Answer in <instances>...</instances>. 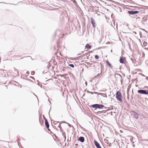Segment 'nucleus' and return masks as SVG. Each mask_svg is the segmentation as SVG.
Instances as JSON below:
<instances>
[{
	"instance_id": "12",
	"label": "nucleus",
	"mask_w": 148,
	"mask_h": 148,
	"mask_svg": "<svg viewBox=\"0 0 148 148\" xmlns=\"http://www.w3.org/2000/svg\"><path fill=\"white\" fill-rule=\"evenodd\" d=\"M91 46L88 44H87L85 45V48L88 49H90L91 48Z\"/></svg>"
},
{
	"instance_id": "3",
	"label": "nucleus",
	"mask_w": 148,
	"mask_h": 148,
	"mask_svg": "<svg viewBox=\"0 0 148 148\" xmlns=\"http://www.w3.org/2000/svg\"><path fill=\"white\" fill-rule=\"evenodd\" d=\"M138 93L145 95H148V90H138Z\"/></svg>"
},
{
	"instance_id": "44",
	"label": "nucleus",
	"mask_w": 148,
	"mask_h": 148,
	"mask_svg": "<svg viewBox=\"0 0 148 148\" xmlns=\"http://www.w3.org/2000/svg\"><path fill=\"white\" fill-rule=\"evenodd\" d=\"M97 113H98V114H99V113H100V112H97Z\"/></svg>"
},
{
	"instance_id": "4",
	"label": "nucleus",
	"mask_w": 148,
	"mask_h": 148,
	"mask_svg": "<svg viewBox=\"0 0 148 148\" xmlns=\"http://www.w3.org/2000/svg\"><path fill=\"white\" fill-rule=\"evenodd\" d=\"M132 115L133 118L136 119H138L139 116L138 113L134 111H132Z\"/></svg>"
},
{
	"instance_id": "29",
	"label": "nucleus",
	"mask_w": 148,
	"mask_h": 148,
	"mask_svg": "<svg viewBox=\"0 0 148 148\" xmlns=\"http://www.w3.org/2000/svg\"><path fill=\"white\" fill-rule=\"evenodd\" d=\"M56 122V121H54V124H55V125L56 124V122Z\"/></svg>"
},
{
	"instance_id": "24",
	"label": "nucleus",
	"mask_w": 148,
	"mask_h": 148,
	"mask_svg": "<svg viewBox=\"0 0 148 148\" xmlns=\"http://www.w3.org/2000/svg\"><path fill=\"white\" fill-rule=\"evenodd\" d=\"M91 66L95 68V65L93 64H91Z\"/></svg>"
},
{
	"instance_id": "41",
	"label": "nucleus",
	"mask_w": 148,
	"mask_h": 148,
	"mask_svg": "<svg viewBox=\"0 0 148 148\" xmlns=\"http://www.w3.org/2000/svg\"><path fill=\"white\" fill-rule=\"evenodd\" d=\"M85 84L87 86V82H86Z\"/></svg>"
},
{
	"instance_id": "15",
	"label": "nucleus",
	"mask_w": 148,
	"mask_h": 148,
	"mask_svg": "<svg viewBox=\"0 0 148 148\" xmlns=\"http://www.w3.org/2000/svg\"><path fill=\"white\" fill-rule=\"evenodd\" d=\"M69 66L72 68H73L74 67V65L72 64H69Z\"/></svg>"
},
{
	"instance_id": "38",
	"label": "nucleus",
	"mask_w": 148,
	"mask_h": 148,
	"mask_svg": "<svg viewBox=\"0 0 148 148\" xmlns=\"http://www.w3.org/2000/svg\"><path fill=\"white\" fill-rule=\"evenodd\" d=\"M78 124H79V126H80V127H82V126H81V125L79 124L78 123Z\"/></svg>"
},
{
	"instance_id": "54",
	"label": "nucleus",
	"mask_w": 148,
	"mask_h": 148,
	"mask_svg": "<svg viewBox=\"0 0 148 148\" xmlns=\"http://www.w3.org/2000/svg\"><path fill=\"white\" fill-rule=\"evenodd\" d=\"M143 54H144V55H145V53H143Z\"/></svg>"
},
{
	"instance_id": "52",
	"label": "nucleus",
	"mask_w": 148,
	"mask_h": 148,
	"mask_svg": "<svg viewBox=\"0 0 148 148\" xmlns=\"http://www.w3.org/2000/svg\"><path fill=\"white\" fill-rule=\"evenodd\" d=\"M99 75V74H98L97 76H98V75Z\"/></svg>"
},
{
	"instance_id": "6",
	"label": "nucleus",
	"mask_w": 148,
	"mask_h": 148,
	"mask_svg": "<svg viewBox=\"0 0 148 148\" xmlns=\"http://www.w3.org/2000/svg\"><path fill=\"white\" fill-rule=\"evenodd\" d=\"M94 143L95 145L97 148H101L99 144L96 140L94 141Z\"/></svg>"
},
{
	"instance_id": "49",
	"label": "nucleus",
	"mask_w": 148,
	"mask_h": 148,
	"mask_svg": "<svg viewBox=\"0 0 148 148\" xmlns=\"http://www.w3.org/2000/svg\"><path fill=\"white\" fill-rule=\"evenodd\" d=\"M84 51H82V53H84Z\"/></svg>"
},
{
	"instance_id": "13",
	"label": "nucleus",
	"mask_w": 148,
	"mask_h": 148,
	"mask_svg": "<svg viewBox=\"0 0 148 148\" xmlns=\"http://www.w3.org/2000/svg\"><path fill=\"white\" fill-rule=\"evenodd\" d=\"M106 64L109 66L112 69V66L111 64H110L109 62L107 60L106 62Z\"/></svg>"
},
{
	"instance_id": "50",
	"label": "nucleus",
	"mask_w": 148,
	"mask_h": 148,
	"mask_svg": "<svg viewBox=\"0 0 148 148\" xmlns=\"http://www.w3.org/2000/svg\"><path fill=\"white\" fill-rule=\"evenodd\" d=\"M37 100H38V98Z\"/></svg>"
},
{
	"instance_id": "40",
	"label": "nucleus",
	"mask_w": 148,
	"mask_h": 148,
	"mask_svg": "<svg viewBox=\"0 0 148 148\" xmlns=\"http://www.w3.org/2000/svg\"><path fill=\"white\" fill-rule=\"evenodd\" d=\"M47 73V72H46L45 73H44V71H43V72H42V73H43V74H44V73Z\"/></svg>"
},
{
	"instance_id": "37",
	"label": "nucleus",
	"mask_w": 148,
	"mask_h": 148,
	"mask_svg": "<svg viewBox=\"0 0 148 148\" xmlns=\"http://www.w3.org/2000/svg\"><path fill=\"white\" fill-rule=\"evenodd\" d=\"M145 49H146L147 50H148V48H145Z\"/></svg>"
},
{
	"instance_id": "36",
	"label": "nucleus",
	"mask_w": 148,
	"mask_h": 148,
	"mask_svg": "<svg viewBox=\"0 0 148 148\" xmlns=\"http://www.w3.org/2000/svg\"><path fill=\"white\" fill-rule=\"evenodd\" d=\"M91 92V93L92 94H93V93H94V92Z\"/></svg>"
},
{
	"instance_id": "26",
	"label": "nucleus",
	"mask_w": 148,
	"mask_h": 148,
	"mask_svg": "<svg viewBox=\"0 0 148 148\" xmlns=\"http://www.w3.org/2000/svg\"><path fill=\"white\" fill-rule=\"evenodd\" d=\"M127 95H127V98L129 100V95L128 94H127Z\"/></svg>"
},
{
	"instance_id": "8",
	"label": "nucleus",
	"mask_w": 148,
	"mask_h": 148,
	"mask_svg": "<svg viewBox=\"0 0 148 148\" xmlns=\"http://www.w3.org/2000/svg\"><path fill=\"white\" fill-rule=\"evenodd\" d=\"M45 124L46 126V127L48 128V130H50L49 129V125L48 121L47 119H45Z\"/></svg>"
},
{
	"instance_id": "7",
	"label": "nucleus",
	"mask_w": 148,
	"mask_h": 148,
	"mask_svg": "<svg viewBox=\"0 0 148 148\" xmlns=\"http://www.w3.org/2000/svg\"><path fill=\"white\" fill-rule=\"evenodd\" d=\"M91 20V23L92 25V26L94 28L95 27H96V23L95 22L94 19H93V18H92Z\"/></svg>"
},
{
	"instance_id": "1",
	"label": "nucleus",
	"mask_w": 148,
	"mask_h": 148,
	"mask_svg": "<svg viewBox=\"0 0 148 148\" xmlns=\"http://www.w3.org/2000/svg\"><path fill=\"white\" fill-rule=\"evenodd\" d=\"M104 106L102 104H95L91 105V107L92 108H95V110L97 108L101 109L104 107Z\"/></svg>"
},
{
	"instance_id": "31",
	"label": "nucleus",
	"mask_w": 148,
	"mask_h": 148,
	"mask_svg": "<svg viewBox=\"0 0 148 148\" xmlns=\"http://www.w3.org/2000/svg\"><path fill=\"white\" fill-rule=\"evenodd\" d=\"M148 88V86H145V87L144 88Z\"/></svg>"
},
{
	"instance_id": "23",
	"label": "nucleus",
	"mask_w": 148,
	"mask_h": 148,
	"mask_svg": "<svg viewBox=\"0 0 148 148\" xmlns=\"http://www.w3.org/2000/svg\"><path fill=\"white\" fill-rule=\"evenodd\" d=\"M143 141H146V142H148V140H147V139H144V140H142Z\"/></svg>"
},
{
	"instance_id": "34",
	"label": "nucleus",
	"mask_w": 148,
	"mask_h": 148,
	"mask_svg": "<svg viewBox=\"0 0 148 148\" xmlns=\"http://www.w3.org/2000/svg\"><path fill=\"white\" fill-rule=\"evenodd\" d=\"M34 73V71H32V73Z\"/></svg>"
},
{
	"instance_id": "43",
	"label": "nucleus",
	"mask_w": 148,
	"mask_h": 148,
	"mask_svg": "<svg viewBox=\"0 0 148 148\" xmlns=\"http://www.w3.org/2000/svg\"><path fill=\"white\" fill-rule=\"evenodd\" d=\"M60 131H61V132L62 133V132H62V130L61 129H60Z\"/></svg>"
},
{
	"instance_id": "46",
	"label": "nucleus",
	"mask_w": 148,
	"mask_h": 148,
	"mask_svg": "<svg viewBox=\"0 0 148 148\" xmlns=\"http://www.w3.org/2000/svg\"><path fill=\"white\" fill-rule=\"evenodd\" d=\"M111 52H112V49L111 50Z\"/></svg>"
},
{
	"instance_id": "20",
	"label": "nucleus",
	"mask_w": 148,
	"mask_h": 148,
	"mask_svg": "<svg viewBox=\"0 0 148 148\" xmlns=\"http://www.w3.org/2000/svg\"><path fill=\"white\" fill-rule=\"evenodd\" d=\"M98 94H99V95H100L102 96H103V95H105V94H104V93H99Z\"/></svg>"
},
{
	"instance_id": "35",
	"label": "nucleus",
	"mask_w": 148,
	"mask_h": 148,
	"mask_svg": "<svg viewBox=\"0 0 148 148\" xmlns=\"http://www.w3.org/2000/svg\"><path fill=\"white\" fill-rule=\"evenodd\" d=\"M51 68H52V69H53L54 68V67L52 66L51 67Z\"/></svg>"
},
{
	"instance_id": "16",
	"label": "nucleus",
	"mask_w": 148,
	"mask_h": 148,
	"mask_svg": "<svg viewBox=\"0 0 148 148\" xmlns=\"http://www.w3.org/2000/svg\"><path fill=\"white\" fill-rule=\"evenodd\" d=\"M51 66L50 65V63H48V64L47 65V67L48 69H49L50 68V67Z\"/></svg>"
},
{
	"instance_id": "45",
	"label": "nucleus",
	"mask_w": 148,
	"mask_h": 148,
	"mask_svg": "<svg viewBox=\"0 0 148 148\" xmlns=\"http://www.w3.org/2000/svg\"><path fill=\"white\" fill-rule=\"evenodd\" d=\"M140 18L139 17H137L136 18L137 19H138V18Z\"/></svg>"
},
{
	"instance_id": "14",
	"label": "nucleus",
	"mask_w": 148,
	"mask_h": 148,
	"mask_svg": "<svg viewBox=\"0 0 148 148\" xmlns=\"http://www.w3.org/2000/svg\"><path fill=\"white\" fill-rule=\"evenodd\" d=\"M147 43L146 42H145V41L144 42H143V45L144 47H146L147 45Z\"/></svg>"
},
{
	"instance_id": "19",
	"label": "nucleus",
	"mask_w": 148,
	"mask_h": 148,
	"mask_svg": "<svg viewBox=\"0 0 148 148\" xmlns=\"http://www.w3.org/2000/svg\"><path fill=\"white\" fill-rule=\"evenodd\" d=\"M62 135H63V136L64 137V140H66V136L65 135H64V134L63 132H62Z\"/></svg>"
},
{
	"instance_id": "10",
	"label": "nucleus",
	"mask_w": 148,
	"mask_h": 148,
	"mask_svg": "<svg viewBox=\"0 0 148 148\" xmlns=\"http://www.w3.org/2000/svg\"><path fill=\"white\" fill-rule=\"evenodd\" d=\"M119 61L122 64H124V63L125 59L122 56L120 57Z\"/></svg>"
},
{
	"instance_id": "22",
	"label": "nucleus",
	"mask_w": 148,
	"mask_h": 148,
	"mask_svg": "<svg viewBox=\"0 0 148 148\" xmlns=\"http://www.w3.org/2000/svg\"><path fill=\"white\" fill-rule=\"evenodd\" d=\"M90 119V120H91V121H93V120H92V118L90 117H89V119Z\"/></svg>"
},
{
	"instance_id": "11",
	"label": "nucleus",
	"mask_w": 148,
	"mask_h": 148,
	"mask_svg": "<svg viewBox=\"0 0 148 148\" xmlns=\"http://www.w3.org/2000/svg\"><path fill=\"white\" fill-rule=\"evenodd\" d=\"M60 71L61 72H65L66 71V69H65L66 68L65 67L62 68V67H59Z\"/></svg>"
},
{
	"instance_id": "28",
	"label": "nucleus",
	"mask_w": 148,
	"mask_h": 148,
	"mask_svg": "<svg viewBox=\"0 0 148 148\" xmlns=\"http://www.w3.org/2000/svg\"><path fill=\"white\" fill-rule=\"evenodd\" d=\"M37 82H38V85L41 88H42V87L40 86L39 85V83H38V82H39V81L38 80L37 81Z\"/></svg>"
},
{
	"instance_id": "42",
	"label": "nucleus",
	"mask_w": 148,
	"mask_h": 148,
	"mask_svg": "<svg viewBox=\"0 0 148 148\" xmlns=\"http://www.w3.org/2000/svg\"><path fill=\"white\" fill-rule=\"evenodd\" d=\"M133 146L134 147L135 146V145H133Z\"/></svg>"
},
{
	"instance_id": "30",
	"label": "nucleus",
	"mask_w": 148,
	"mask_h": 148,
	"mask_svg": "<svg viewBox=\"0 0 148 148\" xmlns=\"http://www.w3.org/2000/svg\"><path fill=\"white\" fill-rule=\"evenodd\" d=\"M105 95V96H103V97H107V95H106V94H105V95Z\"/></svg>"
},
{
	"instance_id": "56",
	"label": "nucleus",
	"mask_w": 148,
	"mask_h": 148,
	"mask_svg": "<svg viewBox=\"0 0 148 148\" xmlns=\"http://www.w3.org/2000/svg\"><path fill=\"white\" fill-rule=\"evenodd\" d=\"M141 1H143V0H141Z\"/></svg>"
},
{
	"instance_id": "39",
	"label": "nucleus",
	"mask_w": 148,
	"mask_h": 148,
	"mask_svg": "<svg viewBox=\"0 0 148 148\" xmlns=\"http://www.w3.org/2000/svg\"><path fill=\"white\" fill-rule=\"evenodd\" d=\"M128 45H129V47H130V45L129 44H128Z\"/></svg>"
},
{
	"instance_id": "48",
	"label": "nucleus",
	"mask_w": 148,
	"mask_h": 148,
	"mask_svg": "<svg viewBox=\"0 0 148 148\" xmlns=\"http://www.w3.org/2000/svg\"><path fill=\"white\" fill-rule=\"evenodd\" d=\"M34 95H35V96L36 97H37V96H36V95H35V94H34Z\"/></svg>"
},
{
	"instance_id": "5",
	"label": "nucleus",
	"mask_w": 148,
	"mask_h": 148,
	"mask_svg": "<svg viewBox=\"0 0 148 148\" xmlns=\"http://www.w3.org/2000/svg\"><path fill=\"white\" fill-rule=\"evenodd\" d=\"M139 12V11H128L127 12L128 14L131 15L136 14L138 13Z\"/></svg>"
},
{
	"instance_id": "25",
	"label": "nucleus",
	"mask_w": 148,
	"mask_h": 148,
	"mask_svg": "<svg viewBox=\"0 0 148 148\" xmlns=\"http://www.w3.org/2000/svg\"><path fill=\"white\" fill-rule=\"evenodd\" d=\"M94 93L99 95L98 94L99 93L97 92H94Z\"/></svg>"
},
{
	"instance_id": "47",
	"label": "nucleus",
	"mask_w": 148,
	"mask_h": 148,
	"mask_svg": "<svg viewBox=\"0 0 148 148\" xmlns=\"http://www.w3.org/2000/svg\"><path fill=\"white\" fill-rule=\"evenodd\" d=\"M147 143V145H148V144H147V143Z\"/></svg>"
},
{
	"instance_id": "55",
	"label": "nucleus",
	"mask_w": 148,
	"mask_h": 148,
	"mask_svg": "<svg viewBox=\"0 0 148 148\" xmlns=\"http://www.w3.org/2000/svg\"><path fill=\"white\" fill-rule=\"evenodd\" d=\"M51 79H49L48 80H50Z\"/></svg>"
},
{
	"instance_id": "21",
	"label": "nucleus",
	"mask_w": 148,
	"mask_h": 148,
	"mask_svg": "<svg viewBox=\"0 0 148 148\" xmlns=\"http://www.w3.org/2000/svg\"><path fill=\"white\" fill-rule=\"evenodd\" d=\"M61 123H60L59 124V126H58V127H59L60 129H62V127H61Z\"/></svg>"
},
{
	"instance_id": "33",
	"label": "nucleus",
	"mask_w": 148,
	"mask_h": 148,
	"mask_svg": "<svg viewBox=\"0 0 148 148\" xmlns=\"http://www.w3.org/2000/svg\"><path fill=\"white\" fill-rule=\"evenodd\" d=\"M146 79L147 80H148V77H146Z\"/></svg>"
},
{
	"instance_id": "9",
	"label": "nucleus",
	"mask_w": 148,
	"mask_h": 148,
	"mask_svg": "<svg viewBox=\"0 0 148 148\" xmlns=\"http://www.w3.org/2000/svg\"><path fill=\"white\" fill-rule=\"evenodd\" d=\"M78 140L82 143H83L84 141V138L83 136H80L78 138Z\"/></svg>"
},
{
	"instance_id": "18",
	"label": "nucleus",
	"mask_w": 148,
	"mask_h": 148,
	"mask_svg": "<svg viewBox=\"0 0 148 148\" xmlns=\"http://www.w3.org/2000/svg\"><path fill=\"white\" fill-rule=\"evenodd\" d=\"M99 57L97 55H95V58L96 59H98L99 58Z\"/></svg>"
},
{
	"instance_id": "51",
	"label": "nucleus",
	"mask_w": 148,
	"mask_h": 148,
	"mask_svg": "<svg viewBox=\"0 0 148 148\" xmlns=\"http://www.w3.org/2000/svg\"><path fill=\"white\" fill-rule=\"evenodd\" d=\"M74 2H76V1H74Z\"/></svg>"
},
{
	"instance_id": "32",
	"label": "nucleus",
	"mask_w": 148,
	"mask_h": 148,
	"mask_svg": "<svg viewBox=\"0 0 148 148\" xmlns=\"http://www.w3.org/2000/svg\"><path fill=\"white\" fill-rule=\"evenodd\" d=\"M67 123V124H68L69 126H70V127L71 126V125L70 124H69V123Z\"/></svg>"
},
{
	"instance_id": "2",
	"label": "nucleus",
	"mask_w": 148,
	"mask_h": 148,
	"mask_svg": "<svg viewBox=\"0 0 148 148\" xmlns=\"http://www.w3.org/2000/svg\"><path fill=\"white\" fill-rule=\"evenodd\" d=\"M116 97L117 99L120 102L123 101L122 100V96L121 93L119 91H118L116 92Z\"/></svg>"
},
{
	"instance_id": "27",
	"label": "nucleus",
	"mask_w": 148,
	"mask_h": 148,
	"mask_svg": "<svg viewBox=\"0 0 148 148\" xmlns=\"http://www.w3.org/2000/svg\"><path fill=\"white\" fill-rule=\"evenodd\" d=\"M132 7H133L134 8H138V7H137V6H133Z\"/></svg>"
},
{
	"instance_id": "53",
	"label": "nucleus",
	"mask_w": 148,
	"mask_h": 148,
	"mask_svg": "<svg viewBox=\"0 0 148 148\" xmlns=\"http://www.w3.org/2000/svg\"><path fill=\"white\" fill-rule=\"evenodd\" d=\"M106 108V107H105V108H104L105 109Z\"/></svg>"
},
{
	"instance_id": "17",
	"label": "nucleus",
	"mask_w": 148,
	"mask_h": 148,
	"mask_svg": "<svg viewBox=\"0 0 148 148\" xmlns=\"http://www.w3.org/2000/svg\"><path fill=\"white\" fill-rule=\"evenodd\" d=\"M60 48V47H59V45H58V49L57 50V52L58 53V52H59L60 53V51L59 50V48Z\"/></svg>"
}]
</instances>
